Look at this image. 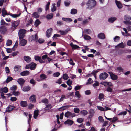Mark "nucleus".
<instances>
[{
  "instance_id": "e433bc0d",
  "label": "nucleus",
  "mask_w": 131,
  "mask_h": 131,
  "mask_svg": "<svg viewBox=\"0 0 131 131\" xmlns=\"http://www.w3.org/2000/svg\"><path fill=\"white\" fill-rule=\"evenodd\" d=\"M69 107V106H62V107L60 108L59 109V110L60 111H63L66 109H67Z\"/></svg>"
},
{
  "instance_id": "3c124183",
  "label": "nucleus",
  "mask_w": 131,
  "mask_h": 131,
  "mask_svg": "<svg viewBox=\"0 0 131 131\" xmlns=\"http://www.w3.org/2000/svg\"><path fill=\"white\" fill-rule=\"evenodd\" d=\"M89 112L90 114L94 116V114L95 113V111L93 109H90Z\"/></svg>"
},
{
  "instance_id": "f257e3e1",
  "label": "nucleus",
  "mask_w": 131,
  "mask_h": 131,
  "mask_svg": "<svg viewBox=\"0 0 131 131\" xmlns=\"http://www.w3.org/2000/svg\"><path fill=\"white\" fill-rule=\"evenodd\" d=\"M96 4V2L95 0H88L86 3V9L91 10L94 7Z\"/></svg>"
},
{
  "instance_id": "a211bd4d",
  "label": "nucleus",
  "mask_w": 131,
  "mask_h": 131,
  "mask_svg": "<svg viewBox=\"0 0 131 131\" xmlns=\"http://www.w3.org/2000/svg\"><path fill=\"white\" fill-rule=\"evenodd\" d=\"M7 30L6 27L4 26H2L0 27V32L1 33L5 32Z\"/></svg>"
},
{
  "instance_id": "6e6d98bb",
  "label": "nucleus",
  "mask_w": 131,
  "mask_h": 131,
  "mask_svg": "<svg viewBox=\"0 0 131 131\" xmlns=\"http://www.w3.org/2000/svg\"><path fill=\"white\" fill-rule=\"evenodd\" d=\"M62 78H59L58 80H57L56 81V83H58V84H60L62 82Z\"/></svg>"
},
{
  "instance_id": "49530a36",
  "label": "nucleus",
  "mask_w": 131,
  "mask_h": 131,
  "mask_svg": "<svg viewBox=\"0 0 131 131\" xmlns=\"http://www.w3.org/2000/svg\"><path fill=\"white\" fill-rule=\"evenodd\" d=\"M84 37L85 40H89L91 39V38L90 36L86 34L84 35Z\"/></svg>"
},
{
  "instance_id": "de8ad7c7",
  "label": "nucleus",
  "mask_w": 131,
  "mask_h": 131,
  "mask_svg": "<svg viewBox=\"0 0 131 131\" xmlns=\"http://www.w3.org/2000/svg\"><path fill=\"white\" fill-rule=\"evenodd\" d=\"M29 117L28 120V123L29 125H30V123L31 118L32 117V115L31 114H29Z\"/></svg>"
},
{
  "instance_id": "2f4dec72",
  "label": "nucleus",
  "mask_w": 131,
  "mask_h": 131,
  "mask_svg": "<svg viewBox=\"0 0 131 131\" xmlns=\"http://www.w3.org/2000/svg\"><path fill=\"white\" fill-rule=\"evenodd\" d=\"M33 20L31 18L27 22L26 24V26L28 27L30 26V24L33 23Z\"/></svg>"
},
{
  "instance_id": "b1692460",
  "label": "nucleus",
  "mask_w": 131,
  "mask_h": 131,
  "mask_svg": "<svg viewBox=\"0 0 131 131\" xmlns=\"http://www.w3.org/2000/svg\"><path fill=\"white\" fill-rule=\"evenodd\" d=\"M73 123V121L70 119H68L64 122L65 124H67L71 126L72 125Z\"/></svg>"
},
{
  "instance_id": "423d86ee",
  "label": "nucleus",
  "mask_w": 131,
  "mask_h": 131,
  "mask_svg": "<svg viewBox=\"0 0 131 131\" xmlns=\"http://www.w3.org/2000/svg\"><path fill=\"white\" fill-rule=\"evenodd\" d=\"M75 114L74 113H72L69 111H67L64 114V116L67 118H69L70 117H74L75 116Z\"/></svg>"
},
{
  "instance_id": "f8f14e48",
  "label": "nucleus",
  "mask_w": 131,
  "mask_h": 131,
  "mask_svg": "<svg viewBox=\"0 0 131 131\" xmlns=\"http://www.w3.org/2000/svg\"><path fill=\"white\" fill-rule=\"evenodd\" d=\"M29 100L32 103H35L36 102V96L34 95H32L29 97Z\"/></svg>"
},
{
  "instance_id": "39448f33",
  "label": "nucleus",
  "mask_w": 131,
  "mask_h": 131,
  "mask_svg": "<svg viewBox=\"0 0 131 131\" xmlns=\"http://www.w3.org/2000/svg\"><path fill=\"white\" fill-rule=\"evenodd\" d=\"M19 24V21H14L12 24L11 29L12 31H14L16 28V27L18 26Z\"/></svg>"
},
{
  "instance_id": "72a5a7b5",
  "label": "nucleus",
  "mask_w": 131,
  "mask_h": 131,
  "mask_svg": "<svg viewBox=\"0 0 131 131\" xmlns=\"http://www.w3.org/2000/svg\"><path fill=\"white\" fill-rule=\"evenodd\" d=\"M18 41L17 40L16 41V42L14 45L13 47L12 48L13 50L14 51L15 50L16 48L17 47L18 45Z\"/></svg>"
},
{
  "instance_id": "4d7b16f0",
  "label": "nucleus",
  "mask_w": 131,
  "mask_h": 131,
  "mask_svg": "<svg viewBox=\"0 0 131 131\" xmlns=\"http://www.w3.org/2000/svg\"><path fill=\"white\" fill-rule=\"evenodd\" d=\"M34 107V104L30 103L28 106V107L29 109L31 110Z\"/></svg>"
},
{
  "instance_id": "338daca9",
  "label": "nucleus",
  "mask_w": 131,
  "mask_h": 131,
  "mask_svg": "<svg viewBox=\"0 0 131 131\" xmlns=\"http://www.w3.org/2000/svg\"><path fill=\"white\" fill-rule=\"evenodd\" d=\"M41 57L38 55L35 56L34 57L35 60L36 61H39Z\"/></svg>"
},
{
  "instance_id": "774afa93",
  "label": "nucleus",
  "mask_w": 131,
  "mask_h": 131,
  "mask_svg": "<svg viewBox=\"0 0 131 131\" xmlns=\"http://www.w3.org/2000/svg\"><path fill=\"white\" fill-rule=\"evenodd\" d=\"M127 114V112L126 111H122L121 112H120L118 114L119 115H126Z\"/></svg>"
},
{
  "instance_id": "7c9ffc66",
  "label": "nucleus",
  "mask_w": 131,
  "mask_h": 131,
  "mask_svg": "<svg viewBox=\"0 0 131 131\" xmlns=\"http://www.w3.org/2000/svg\"><path fill=\"white\" fill-rule=\"evenodd\" d=\"M116 17H111L108 20V21L109 22L112 23L114 22L116 20Z\"/></svg>"
},
{
  "instance_id": "9b49d317",
  "label": "nucleus",
  "mask_w": 131,
  "mask_h": 131,
  "mask_svg": "<svg viewBox=\"0 0 131 131\" xmlns=\"http://www.w3.org/2000/svg\"><path fill=\"white\" fill-rule=\"evenodd\" d=\"M70 31L71 30L69 29H68L66 30H59V32L60 33L61 35H64L67 34L68 32Z\"/></svg>"
},
{
  "instance_id": "f03ea898",
  "label": "nucleus",
  "mask_w": 131,
  "mask_h": 131,
  "mask_svg": "<svg viewBox=\"0 0 131 131\" xmlns=\"http://www.w3.org/2000/svg\"><path fill=\"white\" fill-rule=\"evenodd\" d=\"M124 19L126 21H124V23L126 24L131 25V22L130 21L131 20V17L129 15H126L124 16Z\"/></svg>"
},
{
  "instance_id": "6ab92c4d",
  "label": "nucleus",
  "mask_w": 131,
  "mask_h": 131,
  "mask_svg": "<svg viewBox=\"0 0 131 131\" xmlns=\"http://www.w3.org/2000/svg\"><path fill=\"white\" fill-rule=\"evenodd\" d=\"M29 74L30 72L29 71L26 70L21 72L20 74L22 76H25L28 75Z\"/></svg>"
},
{
  "instance_id": "09e8293b",
  "label": "nucleus",
  "mask_w": 131,
  "mask_h": 131,
  "mask_svg": "<svg viewBox=\"0 0 131 131\" xmlns=\"http://www.w3.org/2000/svg\"><path fill=\"white\" fill-rule=\"evenodd\" d=\"M12 41L11 40L8 39L7 40L6 43L7 46H10L12 43Z\"/></svg>"
},
{
  "instance_id": "dca6fc26",
  "label": "nucleus",
  "mask_w": 131,
  "mask_h": 131,
  "mask_svg": "<svg viewBox=\"0 0 131 131\" xmlns=\"http://www.w3.org/2000/svg\"><path fill=\"white\" fill-rule=\"evenodd\" d=\"M25 82L23 78H19L17 80V82L21 86L23 85Z\"/></svg>"
},
{
  "instance_id": "864d4df0",
  "label": "nucleus",
  "mask_w": 131,
  "mask_h": 131,
  "mask_svg": "<svg viewBox=\"0 0 131 131\" xmlns=\"http://www.w3.org/2000/svg\"><path fill=\"white\" fill-rule=\"evenodd\" d=\"M63 78L65 80H66L68 79L69 77L67 74H64L63 75Z\"/></svg>"
},
{
  "instance_id": "ddd939ff",
  "label": "nucleus",
  "mask_w": 131,
  "mask_h": 131,
  "mask_svg": "<svg viewBox=\"0 0 131 131\" xmlns=\"http://www.w3.org/2000/svg\"><path fill=\"white\" fill-rule=\"evenodd\" d=\"M15 107L11 105H9L7 108L6 110V112H9L12 111L13 110Z\"/></svg>"
},
{
  "instance_id": "5fc2aeb1",
  "label": "nucleus",
  "mask_w": 131,
  "mask_h": 131,
  "mask_svg": "<svg viewBox=\"0 0 131 131\" xmlns=\"http://www.w3.org/2000/svg\"><path fill=\"white\" fill-rule=\"evenodd\" d=\"M66 83L68 86H70L72 85V82L70 79H69L67 81Z\"/></svg>"
},
{
  "instance_id": "6e6552de",
  "label": "nucleus",
  "mask_w": 131,
  "mask_h": 131,
  "mask_svg": "<svg viewBox=\"0 0 131 131\" xmlns=\"http://www.w3.org/2000/svg\"><path fill=\"white\" fill-rule=\"evenodd\" d=\"M38 38V37L37 34L33 35L29 37V40L31 41H35L36 40H37Z\"/></svg>"
},
{
  "instance_id": "393cba45",
  "label": "nucleus",
  "mask_w": 131,
  "mask_h": 131,
  "mask_svg": "<svg viewBox=\"0 0 131 131\" xmlns=\"http://www.w3.org/2000/svg\"><path fill=\"white\" fill-rule=\"evenodd\" d=\"M20 105L22 107H26L27 106V102L26 101H21L20 103Z\"/></svg>"
},
{
  "instance_id": "37998d69",
  "label": "nucleus",
  "mask_w": 131,
  "mask_h": 131,
  "mask_svg": "<svg viewBox=\"0 0 131 131\" xmlns=\"http://www.w3.org/2000/svg\"><path fill=\"white\" fill-rule=\"evenodd\" d=\"M120 37L118 36H116L114 38V41L115 42H118L120 40Z\"/></svg>"
},
{
  "instance_id": "2eb2a0df",
  "label": "nucleus",
  "mask_w": 131,
  "mask_h": 131,
  "mask_svg": "<svg viewBox=\"0 0 131 131\" xmlns=\"http://www.w3.org/2000/svg\"><path fill=\"white\" fill-rule=\"evenodd\" d=\"M24 60L27 63H29L31 61V58L29 56H26L23 58Z\"/></svg>"
},
{
  "instance_id": "8fccbe9b",
  "label": "nucleus",
  "mask_w": 131,
  "mask_h": 131,
  "mask_svg": "<svg viewBox=\"0 0 131 131\" xmlns=\"http://www.w3.org/2000/svg\"><path fill=\"white\" fill-rule=\"evenodd\" d=\"M50 4V2H48L46 5L45 9L46 11H47L49 9Z\"/></svg>"
},
{
  "instance_id": "0e129e2a",
  "label": "nucleus",
  "mask_w": 131,
  "mask_h": 131,
  "mask_svg": "<svg viewBox=\"0 0 131 131\" xmlns=\"http://www.w3.org/2000/svg\"><path fill=\"white\" fill-rule=\"evenodd\" d=\"M14 71L15 72H16L19 70V66H15L14 67Z\"/></svg>"
},
{
  "instance_id": "20e7f679",
  "label": "nucleus",
  "mask_w": 131,
  "mask_h": 131,
  "mask_svg": "<svg viewBox=\"0 0 131 131\" xmlns=\"http://www.w3.org/2000/svg\"><path fill=\"white\" fill-rule=\"evenodd\" d=\"M108 74L106 72L102 73L99 75V79L101 80H104L108 77Z\"/></svg>"
},
{
  "instance_id": "c85d7f7f",
  "label": "nucleus",
  "mask_w": 131,
  "mask_h": 131,
  "mask_svg": "<svg viewBox=\"0 0 131 131\" xmlns=\"http://www.w3.org/2000/svg\"><path fill=\"white\" fill-rule=\"evenodd\" d=\"M39 111L38 110H35L34 113L33 117L35 119H36L37 117L38 116Z\"/></svg>"
},
{
  "instance_id": "58836bf2",
  "label": "nucleus",
  "mask_w": 131,
  "mask_h": 131,
  "mask_svg": "<svg viewBox=\"0 0 131 131\" xmlns=\"http://www.w3.org/2000/svg\"><path fill=\"white\" fill-rule=\"evenodd\" d=\"M93 81L91 78H89L88 79L87 82L86 83V84L88 85L89 84H90L93 83Z\"/></svg>"
},
{
  "instance_id": "aec40b11",
  "label": "nucleus",
  "mask_w": 131,
  "mask_h": 131,
  "mask_svg": "<svg viewBox=\"0 0 131 131\" xmlns=\"http://www.w3.org/2000/svg\"><path fill=\"white\" fill-rule=\"evenodd\" d=\"M2 15L3 17H5V16L7 15H9V14L7 13L6 10H5L4 8H3L2 9Z\"/></svg>"
},
{
  "instance_id": "a18cd8bd",
  "label": "nucleus",
  "mask_w": 131,
  "mask_h": 131,
  "mask_svg": "<svg viewBox=\"0 0 131 131\" xmlns=\"http://www.w3.org/2000/svg\"><path fill=\"white\" fill-rule=\"evenodd\" d=\"M65 5L66 6H69L70 3V2L69 1L67 0L64 2Z\"/></svg>"
},
{
  "instance_id": "c03bdc74",
  "label": "nucleus",
  "mask_w": 131,
  "mask_h": 131,
  "mask_svg": "<svg viewBox=\"0 0 131 131\" xmlns=\"http://www.w3.org/2000/svg\"><path fill=\"white\" fill-rule=\"evenodd\" d=\"M12 94L15 96H17L20 94V93L18 91H13L12 92Z\"/></svg>"
},
{
  "instance_id": "412c9836",
  "label": "nucleus",
  "mask_w": 131,
  "mask_h": 131,
  "mask_svg": "<svg viewBox=\"0 0 131 131\" xmlns=\"http://www.w3.org/2000/svg\"><path fill=\"white\" fill-rule=\"evenodd\" d=\"M70 46L72 47L73 49H77L80 47L76 45H74L72 42H71L70 44Z\"/></svg>"
},
{
  "instance_id": "13d9d810",
  "label": "nucleus",
  "mask_w": 131,
  "mask_h": 131,
  "mask_svg": "<svg viewBox=\"0 0 131 131\" xmlns=\"http://www.w3.org/2000/svg\"><path fill=\"white\" fill-rule=\"evenodd\" d=\"M20 14L21 13H19L18 14H12L10 15L13 17L16 18L19 16Z\"/></svg>"
},
{
  "instance_id": "680f3d73",
  "label": "nucleus",
  "mask_w": 131,
  "mask_h": 131,
  "mask_svg": "<svg viewBox=\"0 0 131 131\" xmlns=\"http://www.w3.org/2000/svg\"><path fill=\"white\" fill-rule=\"evenodd\" d=\"M84 120V119L82 118H79L77 119V121L78 122L81 123Z\"/></svg>"
},
{
  "instance_id": "ea45409f",
  "label": "nucleus",
  "mask_w": 131,
  "mask_h": 131,
  "mask_svg": "<svg viewBox=\"0 0 131 131\" xmlns=\"http://www.w3.org/2000/svg\"><path fill=\"white\" fill-rule=\"evenodd\" d=\"M40 77L41 78V80H43L47 78L46 75L44 74H42L40 75Z\"/></svg>"
},
{
  "instance_id": "603ef678",
  "label": "nucleus",
  "mask_w": 131,
  "mask_h": 131,
  "mask_svg": "<svg viewBox=\"0 0 131 131\" xmlns=\"http://www.w3.org/2000/svg\"><path fill=\"white\" fill-rule=\"evenodd\" d=\"M104 95L103 93H101L100 94L99 96V99L100 100H102L104 98Z\"/></svg>"
},
{
  "instance_id": "a878e982",
  "label": "nucleus",
  "mask_w": 131,
  "mask_h": 131,
  "mask_svg": "<svg viewBox=\"0 0 131 131\" xmlns=\"http://www.w3.org/2000/svg\"><path fill=\"white\" fill-rule=\"evenodd\" d=\"M98 38H99L101 39H104L105 38V36L103 33H101L98 34Z\"/></svg>"
},
{
  "instance_id": "052dcab7",
  "label": "nucleus",
  "mask_w": 131,
  "mask_h": 131,
  "mask_svg": "<svg viewBox=\"0 0 131 131\" xmlns=\"http://www.w3.org/2000/svg\"><path fill=\"white\" fill-rule=\"evenodd\" d=\"M41 102L44 103H47L48 102V100L46 98L43 99L42 100Z\"/></svg>"
},
{
  "instance_id": "e2e57ef3",
  "label": "nucleus",
  "mask_w": 131,
  "mask_h": 131,
  "mask_svg": "<svg viewBox=\"0 0 131 131\" xmlns=\"http://www.w3.org/2000/svg\"><path fill=\"white\" fill-rule=\"evenodd\" d=\"M69 63L70 64L73 66H74L75 65V63L73 62V61L72 59L71 58L69 60Z\"/></svg>"
},
{
  "instance_id": "bb28decb",
  "label": "nucleus",
  "mask_w": 131,
  "mask_h": 131,
  "mask_svg": "<svg viewBox=\"0 0 131 131\" xmlns=\"http://www.w3.org/2000/svg\"><path fill=\"white\" fill-rule=\"evenodd\" d=\"M31 89V88L29 86H24L22 89V90L24 92L28 91Z\"/></svg>"
},
{
  "instance_id": "4be33fe9",
  "label": "nucleus",
  "mask_w": 131,
  "mask_h": 131,
  "mask_svg": "<svg viewBox=\"0 0 131 131\" xmlns=\"http://www.w3.org/2000/svg\"><path fill=\"white\" fill-rule=\"evenodd\" d=\"M39 13L37 12H35L32 14V16L36 18H38L39 17Z\"/></svg>"
},
{
  "instance_id": "4c0bfd02",
  "label": "nucleus",
  "mask_w": 131,
  "mask_h": 131,
  "mask_svg": "<svg viewBox=\"0 0 131 131\" xmlns=\"http://www.w3.org/2000/svg\"><path fill=\"white\" fill-rule=\"evenodd\" d=\"M41 23V22L38 19H37L35 22L34 24L36 27H37L38 25Z\"/></svg>"
},
{
  "instance_id": "0eeeda50",
  "label": "nucleus",
  "mask_w": 131,
  "mask_h": 131,
  "mask_svg": "<svg viewBox=\"0 0 131 131\" xmlns=\"http://www.w3.org/2000/svg\"><path fill=\"white\" fill-rule=\"evenodd\" d=\"M110 77L113 80H117L118 78V77L117 75L114 74L113 73L111 72H108Z\"/></svg>"
},
{
  "instance_id": "473e14b6",
  "label": "nucleus",
  "mask_w": 131,
  "mask_h": 131,
  "mask_svg": "<svg viewBox=\"0 0 131 131\" xmlns=\"http://www.w3.org/2000/svg\"><path fill=\"white\" fill-rule=\"evenodd\" d=\"M80 113L82 114L84 116H85L87 114L88 112L87 110H83L81 111Z\"/></svg>"
},
{
  "instance_id": "5701e85b",
  "label": "nucleus",
  "mask_w": 131,
  "mask_h": 131,
  "mask_svg": "<svg viewBox=\"0 0 131 131\" xmlns=\"http://www.w3.org/2000/svg\"><path fill=\"white\" fill-rule=\"evenodd\" d=\"M27 42L26 40L25 39H23L20 41V45L21 46H24L25 45Z\"/></svg>"
},
{
  "instance_id": "1a4fd4ad",
  "label": "nucleus",
  "mask_w": 131,
  "mask_h": 131,
  "mask_svg": "<svg viewBox=\"0 0 131 131\" xmlns=\"http://www.w3.org/2000/svg\"><path fill=\"white\" fill-rule=\"evenodd\" d=\"M52 30L53 29L52 28H50L47 30L46 32V36L47 37L49 38L51 36Z\"/></svg>"
},
{
  "instance_id": "79ce46f5",
  "label": "nucleus",
  "mask_w": 131,
  "mask_h": 131,
  "mask_svg": "<svg viewBox=\"0 0 131 131\" xmlns=\"http://www.w3.org/2000/svg\"><path fill=\"white\" fill-rule=\"evenodd\" d=\"M77 11V9H73L71 10V14H76Z\"/></svg>"
},
{
  "instance_id": "f704fd0d",
  "label": "nucleus",
  "mask_w": 131,
  "mask_h": 131,
  "mask_svg": "<svg viewBox=\"0 0 131 131\" xmlns=\"http://www.w3.org/2000/svg\"><path fill=\"white\" fill-rule=\"evenodd\" d=\"M117 47H119L120 48H123L125 47V46L123 43L122 42L116 46L115 48H116Z\"/></svg>"
},
{
  "instance_id": "9d476101",
  "label": "nucleus",
  "mask_w": 131,
  "mask_h": 131,
  "mask_svg": "<svg viewBox=\"0 0 131 131\" xmlns=\"http://www.w3.org/2000/svg\"><path fill=\"white\" fill-rule=\"evenodd\" d=\"M100 84L104 85L105 86L111 87L113 86L112 83L111 82H101Z\"/></svg>"
},
{
  "instance_id": "a19ab883",
  "label": "nucleus",
  "mask_w": 131,
  "mask_h": 131,
  "mask_svg": "<svg viewBox=\"0 0 131 131\" xmlns=\"http://www.w3.org/2000/svg\"><path fill=\"white\" fill-rule=\"evenodd\" d=\"M13 79V78L12 77L10 76H8L6 80V82L8 83L9 82L11 81Z\"/></svg>"
},
{
  "instance_id": "c9c22d12",
  "label": "nucleus",
  "mask_w": 131,
  "mask_h": 131,
  "mask_svg": "<svg viewBox=\"0 0 131 131\" xmlns=\"http://www.w3.org/2000/svg\"><path fill=\"white\" fill-rule=\"evenodd\" d=\"M53 17L52 14H49L46 16V18L47 19L49 20L52 18Z\"/></svg>"
},
{
  "instance_id": "69168bd1",
  "label": "nucleus",
  "mask_w": 131,
  "mask_h": 131,
  "mask_svg": "<svg viewBox=\"0 0 131 131\" xmlns=\"http://www.w3.org/2000/svg\"><path fill=\"white\" fill-rule=\"evenodd\" d=\"M57 25L58 26H61L63 25V21H58L57 22Z\"/></svg>"
},
{
  "instance_id": "4468645a",
  "label": "nucleus",
  "mask_w": 131,
  "mask_h": 131,
  "mask_svg": "<svg viewBox=\"0 0 131 131\" xmlns=\"http://www.w3.org/2000/svg\"><path fill=\"white\" fill-rule=\"evenodd\" d=\"M8 91V89L7 87H5L3 88L0 89V93H6Z\"/></svg>"
},
{
  "instance_id": "7ed1b4c3",
  "label": "nucleus",
  "mask_w": 131,
  "mask_h": 131,
  "mask_svg": "<svg viewBox=\"0 0 131 131\" xmlns=\"http://www.w3.org/2000/svg\"><path fill=\"white\" fill-rule=\"evenodd\" d=\"M26 33V30L24 29H21L18 32L19 38L20 40L23 39Z\"/></svg>"
},
{
  "instance_id": "c756f323",
  "label": "nucleus",
  "mask_w": 131,
  "mask_h": 131,
  "mask_svg": "<svg viewBox=\"0 0 131 131\" xmlns=\"http://www.w3.org/2000/svg\"><path fill=\"white\" fill-rule=\"evenodd\" d=\"M37 66V64L36 63H32L30 64V69L31 70H35Z\"/></svg>"
},
{
  "instance_id": "bf43d9fd",
  "label": "nucleus",
  "mask_w": 131,
  "mask_h": 131,
  "mask_svg": "<svg viewBox=\"0 0 131 131\" xmlns=\"http://www.w3.org/2000/svg\"><path fill=\"white\" fill-rule=\"evenodd\" d=\"M99 83L97 81H95V83H94L93 85V86L94 88L98 86L99 85Z\"/></svg>"
},
{
  "instance_id": "cd10ccee",
  "label": "nucleus",
  "mask_w": 131,
  "mask_h": 131,
  "mask_svg": "<svg viewBox=\"0 0 131 131\" xmlns=\"http://www.w3.org/2000/svg\"><path fill=\"white\" fill-rule=\"evenodd\" d=\"M52 108V106L50 104H46V107L44 108V110H47L50 109Z\"/></svg>"
},
{
  "instance_id": "f3484780",
  "label": "nucleus",
  "mask_w": 131,
  "mask_h": 131,
  "mask_svg": "<svg viewBox=\"0 0 131 131\" xmlns=\"http://www.w3.org/2000/svg\"><path fill=\"white\" fill-rule=\"evenodd\" d=\"M115 3L117 7L119 9H121L123 7L122 4L121 3L120 1L117 0H115Z\"/></svg>"
}]
</instances>
